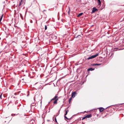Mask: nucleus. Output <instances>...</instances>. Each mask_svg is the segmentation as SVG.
Wrapping results in <instances>:
<instances>
[{
  "mask_svg": "<svg viewBox=\"0 0 124 124\" xmlns=\"http://www.w3.org/2000/svg\"><path fill=\"white\" fill-rule=\"evenodd\" d=\"M98 54H95L94 55L92 56L89 57H88L87 58V59L88 60H89V59H91L93 58H95L96 57H97V56H98Z\"/></svg>",
  "mask_w": 124,
  "mask_h": 124,
  "instance_id": "f257e3e1",
  "label": "nucleus"
},
{
  "mask_svg": "<svg viewBox=\"0 0 124 124\" xmlns=\"http://www.w3.org/2000/svg\"><path fill=\"white\" fill-rule=\"evenodd\" d=\"M77 94V93L75 91L72 93V97L73 98L75 96V95Z\"/></svg>",
  "mask_w": 124,
  "mask_h": 124,
  "instance_id": "f03ea898",
  "label": "nucleus"
},
{
  "mask_svg": "<svg viewBox=\"0 0 124 124\" xmlns=\"http://www.w3.org/2000/svg\"><path fill=\"white\" fill-rule=\"evenodd\" d=\"M98 9L96 8H95L94 7L93 8V9L92 10V13H93L95 12L96 11H98Z\"/></svg>",
  "mask_w": 124,
  "mask_h": 124,
  "instance_id": "7ed1b4c3",
  "label": "nucleus"
},
{
  "mask_svg": "<svg viewBox=\"0 0 124 124\" xmlns=\"http://www.w3.org/2000/svg\"><path fill=\"white\" fill-rule=\"evenodd\" d=\"M57 95H55V96L53 99H52L51 100V101L52 100H56L57 99Z\"/></svg>",
  "mask_w": 124,
  "mask_h": 124,
  "instance_id": "20e7f679",
  "label": "nucleus"
},
{
  "mask_svg": "<svg viewBox=\"0 0 124 124\" xmlns=\"http://www.w3.org/2000/svg\"><path fill=\"white\" fill-rule=\"evenodd\" d=\"M92 116V115L91 114H90L88 115H87L86 116V118H90Z\"/></svg>",
  "mask_w": 124,
  "mask_h": 124,
  "instance_id": "39448f33",
  "label": "nucleus"
},
{
  "mask_svg": "<svg viewBox=\"0 0 124 124\" xmlns=\"http://www.w3.org/2000/svg\"><path fill=\"white\" fill-rule=\"evenodd\" d=\"M101 65V63H99V64H93L91 65L92 66H96V65Z\"/></svg>",
  "mask_w": 124,
  "mask_h": 124,
  "instance_id": "423d86ee",
  "label": "nucleus"
},
{
  "mask_svg": "<svg viewBox=\"0 0 124 124\" xmlns=\"http://www.w3.org/2000/svg\"><path fill=\"white\" fill-rule=\"evenodd\" d=\"M95 69L94 68H89L88 69V71H93Z\"/></svg>",
  "mask_w": 124,
  "mask_h": 124,
  "instance_id": "0eeeda50",
  "label": "nucleus"
},
{
  "mask_svg": "<svg viewBox=\"0 0 124 124\" xmlns=\"http://www.w3.org/2000/svg\"><path fill=\"white\" fill-rule=\"evenodd\" d=\"M104 109L103 108H102V107H101V108H100L99 110H100V112H102Z\"/></svg>",
  "mask_w": 124,
  "mask_h": 124,
  "instance_id": "6e6552de",
  "label": "nucleus"
},
{
  "mask_svg": "<svg viewBox=\"0 0 124 124\" xmlns=\"http://www.w3.org/2000/svg\"><path fill=\"white\" fill-rule=\"evenodd\" d=\"M58 98H57L56 99V100H54V101L53 102V103L54 104H56L57 103V101L58 100Z\"/></svg>",
  "mask_w": 124,
  "mask_h": 124,
  "instance_id": "1a4fd4ad",
  "label": "nucleus"
},
{
  "mask_svg": "<svg viewBox=\"0 0 124 124\" xmlns=\"http://www.w3.org/2000/svg\"><path fill=\"white\" fill-rule=\"evenodd\" d=\"M23 1V0H21L20 1L19 5H18V7L20 6L22 4V2Z\"/></svg>",
  "mask_w": 124,
  "mask_h": 124,
  "instance_id": "9d476101",
  "label": "nucleus"
},
{
  "mask_svg": "<svg viewBox=\"0 0 124 124\" xmlns=\"http://www.w3.org/2000/svg\"><path fill=\"white\" fill-rule=\"evenodd\" d=\"M60 110H59V113H58V114H56V115H54V117H53V119H54V118H55V117H56V116H57L59 114V113Z\"/></svg>",
  "mask_w": 124,
  "mask_h": 124,
  "instance_id": "9b49d317",
  "label": "nucleus"
},
{
  "mask_svg": "<svg viewBox=\"0 0 124 124\" xmlns=\"http://www.w3.org/2000/svg\"><path fill=\"white\" fill-rule=\"evenodd\" d=\"M20 92H21L20 91H19V92H16L14 93V94L15 95L18 94H19V93H20Z\"/></svg>",
  "mask_w": 124,
  "mask_h": 124,
  "instance_id": "f8f14e48",
  "label": "nucleus"
},
{
  "mask_svg": "<svg viewBox=\"0 0 124 124\" xmlns=\"http://www.w3.org/2000/svg\"><path fill=\"white\" fill-rule=\"evenodd\" d=\"M83 14V13H79V14L78 15V16H77L78 17H79L80 16H81Z\"/></svg>",
  "mask_w": 124,
  "mask_h": 124,
  "instance_id": "ddd939ff",
  "label": "nucleus"
},
{
  "mask_svg": "<svg viewBox=\"0 0 124 124\" xmlns=\"http://www.w3.org/2000/svg\"><path fill=\"white\" fill-rule=\"evenodd\" d=\"M69 10L68 11V13L69 15V14H70V7H69Z\"/></svg>",
  "mask_w": 124,
  "mask_h": 124,
  "instance_id": "4468645a",
  "label": "nucleus"
},
{
  "mask_svg": "<svg viewBox=\"0 0 124 124\" xmlns=\"http://www.w3.org/2000/svg\"><path fill=\"white\" fill-rule=\"evenodd\" d=\"M72 99V97H71L69 99V103H70Z\"/></svg>",
  "mask_w": 124,
  "mask_h": 124,
  "instance_id": "2eb2a0df",
  "label": "nucleus"
},
{
  "mask_svg": "<svg viewBox=\"0 0 124 124\" xmlns=\"http://www.w3.org/2000/svg\"><path fill=\"white\" fill-rule=\"evenodd\" d=\"M98 4L99 5H100L101 4V1H98Z\"/></svg>",
  "mask_w": 124,
  "mask_h": 124,
  "instance_id": "dca6fc26",
  "label": "nucleus"
},
{
  "mask_svg": "<svg viewBox=\"0 0 124 124\" xmlns=\"http://www.w3.org/2000/svg\"><path fill=\"white\" fill-rule=\"evenodd\" d=\"M64 118H65H65L67 120H69V118H68L66 116H64Z\"/></svg>",
  "mask_w": 124,
  "mask_h": 124,
  "instance_id": "f3484780",
  "label": "nucleus"
},
{
  "mask_svg": "<svg viewBox=\"0 0 124 124\" xmlns=\"http://www.w3.org/2000/svg\"><path fill=\"white\" fill-rule=\"evenodd\" d=\"M47 26L46 25H45V30H46L47 29Z\"/></svg>",
  "mask_w": 124,
  "mask_h": 124,
  "instance_id": "a211bd4d",
  "label": "nucleus"
},
{
  "mask_svg": "<svg viewBox=\"0 0 124 124\" xmlns=\"http://www.w3.org/2000/svg\"><path fill=\"white\" fill-rule=\"evenodd\" d=\"M86 118V116L84 117H83V118H82V120H83L85 118Z\"/></svg>",
  "mask_w": 124,
  "mask_h": 124,
  "instance_id": "6ab92c4d",
  "label": "nucleus"
},
{
  "mask_svg": "<svg viewBox=\"0 0 124 124\" xmlns=\"http://www.w3.org/2000/svg\"><path fill=\"white\" fill-rule=\"evenodd\" d=\"M20 17H21V18H22V19H23V16L21 14H20Z\"/></svg>",
  "mask_w": 124,
  "mask_h": 124,
  "instance_id": "aec40b11",
  "label": "nucleus"
},
{
  "mask_svg": "<svg viewBox=\"0 0 124 124\" xmlns=\"http://www.w3.org/2000/svg\"><path fill=\"white\" fill-rule=\"evenodd\" d=\"M123 104V103H122V104H117L116 105H115V106H116V107L117 106H118V105H120V104Z\"/></svg>",
  "mask_w": 124,
  "mask_h": 124,
  "instance_id": "412c9836",
  "label": "nucleus"
},
{
  "mask_svg": "<svg viewBox=\"0 0 124 124\" xmlns=\"http://www.w3.org/2000/svg\"><path fill=\"white\" fill-rule=\"evenodd\" d=\"M69 111V110H66V113L67 114L68 112Z\"/></svg>",
  "mask_w": 124,
  "mask_h": 124,
  "instance_id": "4be33fe9",
  "label": "nucleus"
},
{
  "mask_svg": "<svg viewBox=\"0 0 124 124\" xmlns=\"http://www.w3.org/2000/svg\"><path fill=\"white\" fill-rule=\"evenodd\" d=\"M2 94H1L0 95V98L1 99H2Z\"/></svg>",
  "mask_w": 124,
  "mask_h": 124,
  "instance_id": "5701e85b",
  "label": "nucleus"
},
{
  "mask_svg": "<svg viewBox=\"0 0 124 124\" xmlns=\"http://www.w3.org/2000/svg\"><path fill=\"white\" fill-rule=\"evenodd\" d=\"M55 117V121L56 122H57V121L56 120V117Z\"/></svg>",
  "mask_w": 124,
  "mask_h": 124,
  "instance_id": "b1692460",
  "label": "nucleus"
},
{
  "mask_svg": "<svg viewBox=\"0 0 124 124\" xmlns=\"http://www.w3.org/2000/svg\"><path fill=\"white\" fill-rule=\"evenodd\" d=\"M46 10H44L43 11H42V12L44 14H45L44 13V11H46Z\"/></svg>",
  "mask_w": 124,
  "mask_h": 124,
  "instance_id": "393cba45",
  "label": "nucleus"
},
{
  "mask_svg": "<svg viewBox=\"0 0 124 124\" xmlns=\"http://www.w3.org/2000/svg\"><path fill=\"white\" fill-rule=\"evenodd\" d=\"M79 36H80V35H78L76 37V38H77V37H78Z\"/></svg>",
  "mask_w": 124,
  "mask_h": 124,
  "instance_id": "a878e982",
  "label": "nucleus"
},
{
  "mask_svg": "<svg viewBox=\"0 0 124 124\" xmlns=\"http://www.w3.org/2000/svg\"><path fill=\"white\" fill-rule=\"evenodd\" d=\"M67 114L66 113L64 115V116H66Z\"/></svg>",
  "mask_w": 124,
  "mask_h": 124,
  "instance_id": "bb28decb",
  "label": "nucleus"
},
{
  "mask_svg": "<svg viewBox=\"0 0 124 124\" xmlns=\"http://www.w3.org/2000/svg\"><path fill=\"white\" fill-rule=\"evenodd\" d=\"M118 49V48H115L114 49Z\"/></svg>",
  "mask_w": 124,
  "mask_h": 124,
  "instance_id": "cd10ccee",
  "label": "nucleus"
},
{
  "mask_svg": "<svg viewBox=\"0 0 124 124\" xmlns=\"http://www.w3.org/2000/svg\"><path fill=\"white\" fill-rule=\"evenodd\" d=\"M106 111H107V112H108V110H106Z\"/></svg>",
  "mask_w": 124,
  "mask_h": 124,
  "instance_id": "c85d7f7f",
  "label": "nucleus"
},
{
  "mask_svg": "<svg viewBox=\"0 0 124 124\" xmlns=\"http://www.w3.org/2000/svg\"><path fill=\"white\" fill-rule=\"evenodd\" d=\"M97 0L98 1H100V0Z\"/></svg>",
  "mask_w": 124,
  "mask_h": 124,
  "instance_id": "c756f323",
  "label": "nucleus"
},
{
  "mask_svg": "<svg viewBox=\"0 0 124 124\" xmlns=\"http://www.w3.org/2000/svg\"><path fill=\"white\" fill-rule=\"evenodd\" d=\"M110 107V106H109L108 107L106 108H108V107Z\"/></svg>",
  "mask_w": 124,
  "mask_h": 124,
  "instance_id": "7c9ffc66",
  "label": "nucleus"
},
{
  "mask_svg": "<svg viewBox=\"0 0 124 124\" xmlns=\"http://www.w3.org/2000/svg\"><path fill=\"white\" fill-rule=\"evenodd\" d=\"M121 50L120 49H118V50Z\"/></svg>",
  "mask_w": 124,
  "mask_h": 124,
  "instance_id": "2f4dec72",
  "label": "nucleus"
},
{
  "mask_svg": "<svg viewBox=\"0 0 124 124\" xmlns=\"http://www.w3.org/2000/svg\"><path fill=\"white\" fill-rule=\"evenodd\" d=\"M68 108H69L68 107L67 108V109H68Z\"/></svg>",
  "mask_w": 124,
  "mask_h": 124,
  "instance_id": "473e14b6",
  "label": "nucleus"
}]
</instances>
